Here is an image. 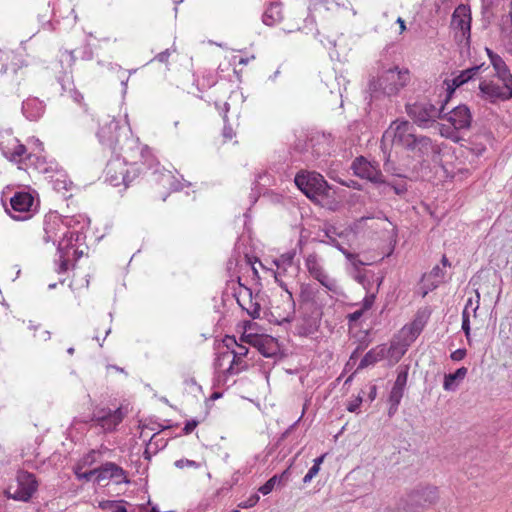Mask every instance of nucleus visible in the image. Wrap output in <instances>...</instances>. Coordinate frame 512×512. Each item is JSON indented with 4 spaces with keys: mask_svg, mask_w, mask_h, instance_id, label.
I'll return each instance as SVG.
<instances>
[{
    "mask_svg": "<svg viewBox=\"0 0 512 512\" xmlns=\"http://www.w3.org/2000/svg\"><path fill=\"white\" fill-rule=\"evenodd\" d=\"M410 80L407 69L399 70L397 66L391 67L382 72L377 79H372L368 84V91L372 99L380 95L395 96L403 89Z\"/></svg>",
    "mask_w": 512,
    "mask_h": 512,
    "instance_id": "obj_1",
    "label": "nucleus"
},
{
    "mask_svg": "<svg viewBox=\"0 0 512 512\" xmlns=\"http://www.w3.org/2000/svg\"><path fill=\"white\" fill-rule=\"evenodd\" d=\"M415 134V127L409 121L400 119L393 121L383 133L380 146L382 153L386 155L394 145L409 150Z\"/></svg>",
    "mask_w": 512,
    "mask_h": 512,
    "instance_id": "obj_2",
    "label": "nucleus"
},
{
    "mask_svg": "<svg viewBox=\"0 0 512 512\" xmlns=\"http://www.w3.org/2000/svg\"><path fill=\"white\" fill-rule=\"evenodd\" d=\"M116 157H119L125 165H130V168H139L137 165L141 162L143 165L147 164L149 168L152 167V159L150 151L147 146H141L138 138H134L131 134H126L117 151L113 152Z\"/></svg>",
    "mask_w": 512,
    "mask_h": 512,
    "instance_id": "obj_3",
    "label": "nucleus"
},
{
    "mask_svg": "<svg viewBox=\"0 0 512 512\" xmlns=\"http://www.w3.org/2000/svg\"><path fill=\"white\" fill-rule=\"evenodd\" d=\"M448 100V98L446 99ZM447 101L438 108L430 101L422 100L406 104V112L413 122L421 127L428 128L432 126L437 119H441L445 111Z\"/></svg>",
    "mask_w": 512,
    "mask_h": 512,
    "instance_id": "obj_4",
    "label": "nucleus"
},
{
    "mask_svg": "<svg viewBox=\"0 0 512 512\" xmlns=\"http://www.w3.org/2000/svg\"><path fill=\"white\" fill-rule=\"evenodd\" d=\"M126 134H131L128 125L126 123L121 124L115 117L110 116H106L101 120L97 131L99 142L112 152L117 151L120 140H122Z\"/></svg>",
    "mask_w": 512,
    "mask_h": 512,
    "instance_id": "obj_5",
    "label": "nucleus"
},
{
    "mask_svg": "<svg viewBox=\"0 0 512 512\" xmlns=\"http://www.w3.org/2000/svg\"><path fill=\"white\" fill-rule=\"evenodd\" d=\"M296 186L311 200L329 195L330 187L324 177L316 172H299L294 180Z\"/></svg>",
    "mask_w": 512,
    "mask_h": 512,
    "instance_id": "obj_6",
    "label": "nucleus"
},
{
    "mask_svg": "<svg viewBox=\"0 0 512 512\" xmlns=\"http://www.w3.org/2000/svg\"><path fill=\"white\" fill-rule=\"evenodd\" d=\"M23 66H27L19 56H13L9 70L0 75V91L6 96H21V85L24 80Z\"/></svg>",
    "mask_w": 512,
    "mask_h": 512,
    "instance_id": "obj_7",
    "label": "nucleus"
},
{
    "mask_svg": "<svg viewBox=\"0 0 512 512\" xmlns=\"http://www.w3.org/2000/svg\"><path fill=\"white\" fill-rule=\"evenodd\" d=\"M37 488L38 482L35 475L21 470L17 473L16 485H10L6 490V494L8 498L27 502L32 498Z\"/></svg>",
    "mask_w": 512,
    "mask_h": 512,
    "instance_id": "obj_8",
    "label": "nucleus"
},
{
    "mask_svg": "<svg viewBox=\"0 0 512 512\" xmlns=\"http://www.w3.org/2000/svg\"><path fill=\"white\" fill-rule=\"evenodd\" d=\"M141 172L140 168H128L119 157L109 160L106 166V180L114 187L123 184L128 187Z\"/></svg>",
    "mask_w": 512,
    "mask_h": 512,
    "instance_id": "obj_9",
    "label": "nucleus"
},
{
    "mask_svg": "<svg viewBox=\"0 0 512 512\" xmlns=\"http://www.w3.org/2000/svg\"><path fill=\"white\" fill-rule=\"evenodd\" d=\"M442 116L441 119L447 120L453 127V130L450 127L441 129V134L447 138L454 139L456 137L454 135L455 131L467 130L471 126L472 115L466 105H458L449 112L444 111Z\"/></svg>",
    "mask_w": 512,
    "mask_h": 512,
    "instance_id": "obj_10",
    "label": "nucleus"
},
{
    "mask_svg": "<svg viewBox=\"0 0 512 512\" xmlns=\"http://www.w3.org/2000/svg\"><path fill=\"white\" fill-rule=\"evenodd\" d=\"M127 415V410L118 407L114 410L107 407H96L93 410L91 421L104 432H113Z\"/></svg>",
    "mask_w": 512,
    "mask_h": 512,
    "instance_id": "obj_11",
    "label": "nucleus"
},
{
    "mask_svg": "<svg viewBox=\"0 0 512 512\" xmlns=\"http://www.w3.org/2000/svg\"><path fill=\"white\" fill-rule=\"evenodd\" d=\"M437 498L436 487L426 486L417 488L408 494L403 509L406 512H422L424 508L432 505Z\"/></svg>",
    "mask_w": 512,
    "mask_h": 512,
    "instance_id": "obj_12",
    "label": "nucleus"
},
{
    "mask_svg": "<svg viewBox=\"0 0 512 512\" xmlns=\"http://www.w3.org/2000/svg\"><path fill=\"white\" fill-rule=\"evenodd\" d=\"M305 266L309 274L322 286L334 294H341V287L337 280L326 273L316 253H311L305 258Z\"/></svg>",
    "mask_w": 512,
    "mask_h": 512,
    "instance_id": "obj_13",
    "label": "nucleus"
},
{
    "mask_svg": "<svg viewBox=\"0 0 512 512\" xmlns=\"http://www.w3.org/2000/svg\"><path fill=\"white\" fill-rule=\"evenodd\" d=\"M451 27L456 32L459 41L465 40L468 44L471 36V10L468 5H458L451 16Z\"/></svg>",
    "mask_w": 512,
    "mask_h": 512,
    "instance_id": "obj_14",
    "label": "nucleus"
},
{
    "mask_svg": "<svg viewBox=\"0 0 512 512\" xmlns=\"http://www.w3.org/2000/svg\"><path fill=\"white\" fill-rule=\"evenodd\" d=\"M0 151L9 161L21 162L26 154V147L20 144L11 129L0 131Z\"/></svg>",
    "mask_w": 512,
    "mask_h": 512,
    "instance_id": "obj_15",
    "label": "nucleus"
},
{
    "mask_svg": "<svg viewBox=\"0 0 512 512\" xmlns=\"http://www.w3.org/2000/svg\"><path fill=\"white\" fill-rule=\"evenodd\" d=\"M416 157L420 158L423 162L431 159L435 161L439 158L441 149L430 137L425 135L415 134L411 147L409 148Z\"/></svg>",
    "mask_w": 512,
    "mask_h": 512,
    "instance_id": "obj_16",
    "label": "nucleus"
},
{
    "mask_svg": "<svg viewBox=\"0 0 512 512\" xmlns=\"http://www.w3.org/2000/svg\"><path fill=\"white\" fill-rule=\"evenodd\" d=\"M354 174L373 183H382L383 175L377 164L367 161L364 157H357L351 166Z\"/></svg>",
    "mask_w": 512,
    "mask_h": 512,
    "instance_id": "obj_17",
    "label": "nucleus"
},
{
    "mask_svg": "<svg viewBox=\"0 0 512 512\" xmlns=\"http://www.w3.org/2000/svg\"><path fill=\"white\" fill-rule=\"evenodd\" d=\"M479 89L491 102L512 98V84L502 83L499 85L494 82L483 81L480 83Z\"/></svg>",
    "mask_w": 512,
    "mask_h": 512,
    "instance_id": "obj_18",
    "label": "nucleus"
},
{
    "mask_svg": "<svg viewBox=\"0 0 512 512\" xmlns=\"http://www.w3.org/2000/svg\"><path fill=\"white\" fill-rule=\"evenodd\" d=\"M235 345H236V349H234L232 351L233 359L230 363V366L225 371V373L230 374V375L239 373L240 371L246 369V367H247L246 364L242 363V358L246 357L248 355L249 349L244 345L237 344L236 342H235ZM230 354H231V352H229V351L221 353L217 360V365H221L220 361H222L224 359H228L230 357Z\"/></svg>",
    "mask_w": 512,
    "mask_h": 512,
    "instance_id": "obj_19",
    "label": "nucleus"
},
{
    "mask_svg": "<svg viewBox=\"0 0 512 512\" xmlns=\"http://www.w3.org/2000/svg\"><path fill=\"white\" fill-rule=\"evenodd\" d=\"M98 476L96 482L100 484L103 480L111 479L116 484L128 483L126 472L113 462H106L97 468Z\"/></svg>",
    "mask_w": 512,
    "mask_h": 512,
    "instance_id": "obj_20",
    "label": "nucleus"
},
{
    "mask_svg": "<svg viewBox=\"0 0 512 512\" xmlns=\"http://www.w3.org/2000/svg\"><path fill=\"white\" fill-rule=\"evenodd\" d=\"M62 228V218L56 213L47 214L44 218L43 222V230L44 236L43 240L48 242H53L55 244L59 241L58 232Z\"/></svg>",
    "mask_w": 512,
    "mask_h": 512,
    "instance_id": "obj_21",
    "label": "nucleus"
},
{
    "mask_svg": "<svg viewBox=\"0 0 512 512\" xmlns=\"http://www.w3.org/2000/svg\"><path fill=\"white\" fill-rule=\"evenodd\" d=\"M486 51L489 56L490 62L496 72V75L498 79L501 81V83L512 84V75L502 57L494 53L489 48H486Z\"/></svg>",
    "mask_w": 512,
    "mask_h": 512,
    "instance_id": "obj_22",
    "label": "nucleus"
},
{
    "mask_svg": "<svg viewBox=\"0 0 512 512\" xmlns=\"http://www.w3.org/2000/svg\"><path fill=\"white\" fill-rule=\"evenodd\" d=\"M45 112V104L36 97H29L22 103V113L30 121H36Z\"/></svg>",
    "mask_w": 512,
    "mask_h": 512,
    "instance_id": "obj_23",
    "label": "nucleus"
},
{
    "mask_svg": "<svg viewBox=\"0 0 512 512\" xmlns=\"http://www.w3.org/2000/svg\"><path fill=\"white\" fill-rule=\"evenodd\" d=\"M34 203L33 196L28 192H16L10 199L11 210L18 213H28Z\"/></svg>",
    "mask_w": 512,
    "mask_h": 512,
    "instance_id": "obj_24",
    "label": "nucleus"
},
{
    "mask_svg": "<svg viewBox=\"0 0 512 512\" xmlns=\"http://www.w3.org/2000/svg\"><path fill=\"white\" fill-rule=\"evenodd\" d=\"M375 301V294L370 293L367 294L362 302L360 304H355V306H359V309L355 310L352 313H349L347 315L348 324L354 325L363 315L366 311L370 310L374 304Z\"/></svg>",
    "mask_w": 512,
    "mask_h": 512,
    "instance_id": "obj_25",
    "label": "nucleus"
},
{
    "mask_svg": "<svg viewBox=\"0 0 512 512\" xmlns=\"http://www.w3.org/2000/svg\"><path fill=\"white\" fill-rule=\"evenodd\" d=\"M283 19L282 6L279 2H271L263 13L262 21L267 26H273Z\"/></svg>",
    "mask_w": 512,
    "mask_h": 512,
    "instance_id": "obj_26",
    "label": "nucleus"
},
{
    "mask_svg": "<svg viewBox=\"0 0 512 512\" xmlns=\"http://www.w3.org/2000/svg\"><path fill=\"white\" fill-rule=\"evenodd\" d=\"M468 369L466 367H460L455 372L445 374L443 388L446 391H455L461 382L467 375Z\"/></svg>",
    "mask_w": 512,
    "mask_h": 512,
    "instance_id": "obj_27",
    "label": "nucleus"
},
{
    "mask_svg": "<svg viewBox=\"0 0 512 512\" xmlns=\"http://www.w3.org/2000/svg\"><path fill=\"white\" fill-rule=\"evenodd\" d=\"M386 353V348L382 346H377L371 350H369L364 357L361 359L357 370L364 369L370 365H373L384 358Z\"/></svg>",
    "mask_w": 512,
    "mask_h": 512,
    "instance_id": "obj_28",
    "label": "nucleus"
},
{
    "mask_svg": "<svg viewBox=\"0 0 512 512\" xmlns=\"http://www.w3.org/2000/svg\"><path fill=\"white\" fill-rule=\"evenodd\" d=\"M482 66L483 65H475L473 67L461 71L459 75L455 76L452 79V91L455 88L460 87L463 84L467 83L469 80L473 79L478 74Z\"/></svg>",
    "mask_w": 512,
    "mask_h": 512,
    "instance_id": "obj_29",
    "label": "nucleus"
},
{
    "mask_svg": "<svg viewBox=\"0 0 512 512\" xmlns=\"http://www.w3.org/2000/svg\"><path fill=\"white\" fill-rule=\"evenodd\" d=\"M84 239V234L80 230H67L63 233L62 238L58 241V251L62 252L63 248L72 246L73 242H79Z\"/></svg>",
    "mask_w": 512,
    "mask_h": 512,
    "instance_id": "obj_30",
    "label": "nucleus"
},
{
    "mask_svg": "<svg viewBox=\"0 0 512 512\" xmlns=\"http://www.w3.org/2000/svg\"><path fill=\"white\" fill-rule=\"evenodd\" d=\"M63 95H66L67 97L73 99L75 102L80 103L83 99V96L80 92H78L74 86L73 81L71 80V77L66 76L60 81Z\"/></svg>",
    "mask_w": 512,
    "mask_h": 512,
    "instance_id": "obj_31",
    "label": "nucleus"
},
{
    "mask_svg": "<svg viewBox=\"0 0 512 512\" xmlns=\"http://www.w3.org/2000/svg\"><path fill=\"white\" fill-rule=\"evenodd\" d=\"M158 434H154L146 445L144 456L146 459H150L151 453H156L159 449H163L167 445V441L164 438H157Z\"/></svg>",
    "mask_w": 512,
    "mask_h": 512,
    "instance_id": "obj_32",
    "label": "nucleus"
},
{
    "mask_svg": "<svg viewBox=\"0 0 512 512\" xmlns=\"http://www.w3.org/2000/svg\"><path fill=\"white\" fill-rule=\"evenodd\" d=\"M501 31L503 33L510 34V40L508 42V52L512 55V0L509 2V12L507 15L502 16L501 20Z\"/></svg>",
    "mask_w": 512,
    "mask_h": 512,
    "instance_id": "obj_33",
    "label": "nucleus"
},
{
    "mask_svg": "<svg viewBox=\"0 0 512 512\" xmlns=\"http://www.w3.org/2000/svg\"><path fill=\"white\" fill-rule=\"evenodd\" d=\"M403 395H404L403 391L395 389V388L391 389L389 398H388V403H389L388 416H389V418L393 417L396 414V412L398 410V406L401 402Z\"/></svg>",
    "mask_w": 512,
    "mask_h": 512,
    "instance_id": "obj_34",
    "label": "nucleus"
},
{
    "mask_svg": "<svg viewBox=\"0 0 512 512\" xmlns=\"http://www.w3.org/2000/svg\"><path fill=\"white\" fill-rule=\"evenodd\" d=\"M247 291L249 295L248 305L242 304L239 299H237V302L242 307V309L248 313L250 317H252L253 319H257L260 317V304L258 302L253 301L252 291L250 289H247Z\"/></svg>",
    "mask_w": 512,
    "mask_h": 512,
    "instance_id": "obj_35",
    "label": "nucleus"
},
{
    "mask_svg": "<svg viewBox=\"0 0 512 512\" xmlns=\"http://www.w3.org/2000/svg\"><path fill=\"white\" fill-rule=\"evenodd\" d=\"M295 255L296 252L294 250H291L276 258L274 260V264L276 265L277 270L280 272V270L285 271L287 267H292Z\"/></svg>",
    "mask_w": 512,
    "mask_h": 512,
    "instance_id": "obj_36",
    "label": "nucleus"
},
{
    "mask_svg": "<svg viewBox=\"0 0 512 512\" xmlns=\"http://www.w3.org/2000/svg\"><path fill=\"white\" fill-rule=\"evenodd\" d=\"M408 370H409V368L406 365H400L397 368V378H396L392 388H395V389H398V390H401L404 392L406 384H407V380H408Z\"/></svg>",
    "mask_w": 512,
    "mask_h": 512,
    "instance_id": "obj_37",
    "label": "nucleus"
},
{
    "mask_svg": "<svg viewBox=\"0 0 512 512\" xmlns=\"http://www.w3.org/2000/svg\"><path fill=\"white\" fill-rule=\"evenodd\" d=\"M126 502L123 500H107L100 503V507L103 510H108L110 512H128L125 504Z\"/></svg>",
    "mask_w": 512,
    "mask_h": 512,
    "instance_id": "obj_38",
    "label": "nucleus"
},
{
    "mask_svg": "<svg viewBox=\"0 0 512 512\" xmlns=\"http://www.w3.org/2000/svg\"><path fill=\"white\" fill-rule=\"evenodd\" d=\"M384 159V170L389 172L395 176L403 177L404 175L400 172V169L396 167L395 163L391 160V151L388 150V153L383 154Z\"/></svg>",
    "mask_w": 512,
    "mask_h": 512,
    "instance_id": "obj_39",
    "label": "nucleus"
},
{
    "mask_svg": "<svg viewBox=\"0 0 512 512\" xmlns=\"http://www.w3.org/2000/svg\"><path fill=\"white\" fill-rule=\"evenodd\" d=\"M155 181L163 186L169 185L173 190H178V186L175 185V179L170 171L161 172L159 177L155 178Z\"/></svg>",
    "mask_w": 512,
    "mask_h": 512,
    "instance_id": "obj_40",
    "label": "nucleus"
},
{
    "mask_svg": "<svg viewBox=\"0 0 512 512\" xmlns=\"http://www.w3.org/2000/svg\"><path fill=\"white\" fill-rule=\"evenodd\" d=\"M318 241L320 243H324V244H328V245H331L335 248H337L339 251H341L343 254L347 251V249L345 248V246L343 245V243H341L338 238L339 237H331L330 235L328 236H322L319 234L318 235Z\"/></svg>",
    "mask_w": 512,
    "mask_h": 512,
    "instance_id": "obj_41",
    "label": "nucleus"
},
{
    "mask_svg": "<svg viewBox=\"0 0 512 512\" xmlns=\"http://www.w3.org/2000/svg\"><path fill=\"white\" fill-rule=\"evenodd\" d=\"M344 255L349 262L348 271L354 270V269H360L365 265V263L362 260H360L358 254L351 253L347 250L344 253Z\"/></svg>",
    "mask_w": 512,
    "mask_h": 512,
    "instance_id": "obj_42",
    "label": "nucleus"
},
{
    "mask_svg": "<svg viewBox=\"0 0 512 512\" xmlns=\"http://www.w3.org/2000/svg\"><path fill=\"white\" fill-rule=\"evenodd\" d=\"M349 275L356 280L358 283H360L365 289H367V284L369 283L367 279V273L362 268L360 269H354L349 270Z\"/></svg>",
    "mask_w": 512,
    "mask_h": 512,
    "instance_id": "obj_43",
    "label": "nucleus"
},
{
    "mask_svg": "<svg viewBox=\"0 0 512 512\" xmlns=\"http://www.w3.org/2000/svg\"><path fill=\"white\" fill-rule=\"evenodd\" d=\"M13 56L17 55L0 50V75L9 70L11 59Z\"/></svg>",
    "mask_w": 512,
    "mask_h": 512,
    "instance_id": "obj_44",
    "label": "nucleus"
},
{
    "mask_svg": "<svg viewBox=\"0 0 512 512\" xmlns=\"http://www.w3.org/2000/svg\"><path fill=\"white\" fill-rule=\"evenodd\" d=\"M276 485H280V483L278 482V477H275V476H272L267 482H265L260 488H259V492L262 494V495H268L269 493L272 492V490L274 489V487Z\"/></svg>",
    "mask_w": 512,
    "mask_h": 512,
    "instance_id": "obj_45",
    "label": "nucleus"
},
{
    "mask_svg": "<svg viewBox=\"0 0 512 512\" xmlns=\"http://www.w3.org/2000/svg\"><path fill=\"white\" fill-rule=\"evenodd\" d=\"M462 330L468 342L470 343V314L469 311H467V309H464L462 312Z\"/></svg>",
    "mask_w": 512,
    "mask_h": 512,
    "instance_id": "obj_46",
    "label": "nucleus"
},
{
    "mask_svg": "<svg viewBox=\"0 0 512 512\" xmlns=\"http://www.w3.org/2000/svg\"><path fill=\"white\" fill-rule=\"evenodd\" d=\"M430 277L434 278V281L432 282V284L434 286H437L439 283H441L444 280L445 272L440 266L436 265L431 270Z\"/></svg>",
    "mask_w": 512,
    "mask_h": 512,
    "instance_id": "obj_47",
    "label": "nucleus"
},
{
    "mask_svg": "<svg viewBox=\"0 0 512 512\" xmlns=\"http://www.w3.org/2000/svg\"><path fill=\"white\" fill-rule=\"evenodd\" d=\"M174 465L179 468V469H183L185 467H189V468H199L200 467V463L194 461V460H189V459H179V460H176Z\"/></svg>",
    "mask_w": 512,
    "mask_h": 512,
    "instance_id": "obj_48",
    "label": "nucleus"
},
{
    "mask_svg": "<svg viewBox=\"0 0 512 512\" xmlns=\"http://www.w3.org/2000/svg\"><path fill=\"white\" fill-rule=\"evenodd\" d=\"M111 69L112 70H116L118 73L121 74V75H118V78L121 81V85L123 86V92L125 93L126 89H127V84H128V81H129V75L125 76V71L120 66H118V65H114V66L112 65Z\"/></svg>",
    "mask_w": 512,
    "mask_h": 512,
    "instance_id": "obj_49",
    "label": "nucleus"
},
{
    "mask_svg": "<svg viewBox=\"0 0 512 512\" xmlns=\"http://www.w3.org/2000/svg\"><path fill=\"white\" fill-rule=\"evenodd\" d=\"M259 501V496L254 494L252 496H250L247 500L245 501H242L239 503V507L240 508H251V507H254Z\"/></svg>",
    "mask_w": 512,
    "mask_h": 512,
    "instance_id": "obj_50",
    "label": "nucleus"
},
{
    "mask_svg": "<svg viewBox=\"0 0 512 512\" xmlns=\"http://www.w3.org/2000/svg\"><path fill=\"white\" fill-rule=\"evenodd\" d=\"M390 186L393 189V191L395 192V194H397V195H403L407 192V186H406V183H404V182L392 183V184H390Z\"/></svg>",
    "mask_w": 512,
    "mask_h": 512,
    "instance_id": "obj_51",
    "label": "nucleus"
},
{
    "mask_svg": "<svg viewBox=\"0 0 512 512\" xmlns=\"http://www.w3.org/2000/svg\"><path fill=\"white\" fill-rule=\"evenodd\" d=\"M66 61L68 63V65H72L75 61V57L73 55V51H64L62 54H61V62H64Z\"/></svg>",
    "mask_w": 512,
    "mask_h": 512,
    "instance_id": "obj_52",
    "label": "nucleus"
},
{
    "mask_svg": "<svg viewBox=\"0 0 512 512\" xmlns=\"http://www.w3.org/2000/svg\"><path fill=\"white\" fill-rule=\"evenodd\" d=\"M76 223H79V221L75 217H65L62 219V227H66L68 230L70 228H74Z\"/></svg>",
    "mask_w": 512,
    "mask_h": 512,
    "instance_id": "obj_53",
    "label": "nucleus"
},
{
    "mask_svg": "<svg viewBox=\"0 0 512 512\" xmlns=\"http://www.w3.org/2000/svg\"><path fill=\"white\" fill-rule=\"evenodd\" d=\"M59 253H60V265L57 268V272L64 273L68 269V261H67V259H65V255L63 254V252H59Z\"/></svg>",
    "mask_w": 512,
    "mask_h": 512,
    "instance_id": "obj_54",
    "label": "nucleus"
},
{
    "mask_svg": "<svg viewBox=\"0 0 512 512\" xmlns=\"http://www.w3.org/2000/svg\"><path fill=\"white\" fill-rule=\"evenodd\" d=\"M466 356V350L465 349H457L454 352L451 353L450 358L453 361H460Z\"/></svg>",
    "mask_w": 512,
    "mask_h": 512,
    "instance_id": "obj_55",
    "label": "nucleus"
},
{
    "mask_svg": "<svg viewBox=\"0 0 512 512\" xmlns=\"http://www.w3.org/2000/svg\"><path fill=\"white\" fill-rule=\"evenodd\" d=\"M198 423L199 422L197 420L187 421L183 428V432L185 434H190L197 427Z\"/></svg>",
    "mask_w": 512,
    "mask_h": 512,
    "instance_id": "obj_56",
    "label": "nucleus"
},
{
    "mask_svg": "<svg viewBox=\"0 0 512 512\" xmlns=\"http://www.w3.org/2000/svg\"><path fill=\"white\" fill-rule=\"evenodd\" d=\"M98 476V471H97V468L95 469H92L90 471H86L84 472L83 474H78V478H84L86 480H91L93 477H95V479L97 478Z\"/></svg>",
    "mask_w": 512,
    "mask_h": 512,
    "instance_id": "obj_57",
    "label": "nucleus"
},
{
    "mask_svg": "<svg viewBox=\"0 0 512 512\" xmlns=\"http://www.w3.org/2000/svg\"><path fill=\"white\" fill-rule=\"evenodd\" d=\"M280 275V272L278 271L277 274L275 275V280L276 282L279 283V285L286 291L287 295H288V298L292 301V305L294 306V301H293V297H292V292L288 290L287 288V285L281 281L278 276Z\"/></svg>",
    "mask_w": 512,
    "mask_h": 512,
    "instance_id": "obj_58",
    "label": "nucleus"
},
{
    "mask_svg": "<svg viewBox=\"0 0 512 512\" xmlns=\"http://www.w3.org/2000/svg\"><path fill=\"white\" fill-rule=\"evenodd\" d=\"M280 275V272L278 271L277 274L275 275V280L276 282L279 283V285L286 291L287 295H288V298L292 301V305L294 306V301H293V297H292V292L288 290L287 288V285L281 281L278 276Z\"/></svg>",
    "mask_w": 512,
    "mask_h": 512,
    "instance_id": "obj_59",
    "label": "nucleus"
},
{
    "mask_svg": "<svg viewBox=\"0 0 512 512\" xmlns=\"http://www.w3.org/2000/svg\"><path fill=\"white\" fill-rule=\"evenodd\" d=\"M328 235H330L331 237H333V236L341 237V234L337 233L336 228L334 226H331V225L326 227L323 230V236H328Z\"/></svg>",
    "mask_w": 512,
    "mask_h": 512,
    "instance_id": "obj_60",
    "label": "nucleus"
},
{
    "mask_svg": "<svg viewBox=\"0 0 512 512\" xmlns=\"http://www.w3.org/2000/svg\"><path fill=\"white\" fill-rule=\"evenodd\" d=\"M168 57H169V51H168V50H165V51H163V52L159 53V54L155 57V59H156L157 61L161 62V63H165V62H167Z\"/></svg>",
    "mask_w": 512,
    "mask_h": 512,
    "instance_id": "obj_61",
    "label": "nucleus"
},
{
    "mask_svg": "<svg viewBox=\"0 0 512 512\" xmlns=\"http://www.w3.org/2000/svg\"><path fill=\"white\" fill-rule=\"evenodd\" d=\"M289 475H290L289 470L286 469L281 474L274 475V476L278 477V482L281 484V483L286 482L288 480Z\"/></svg>",
    "mask_w": 512,
    "mask_h": 512,
    "instance_id": "obj_62",
    "label": "nucleus"
},
{
    "mask_svg": "<svg viewBox=\"0 0 512 512\" xmlns=\"http://www.w3.org/2000/svg\"><path fill=\"white\" fill-rule=\"evenodd\" d=\"M289 475H290L289 470L286 469L281 474L274 475V476L278 477V482L281 484V483L286 482L288 480Z\"/></svg>",
    "mask_w": 512,
    "mask_h": 512,
    "instance_id": "obj_63",
    "label": "nucleus"
},
{
    "mask_svg": "<svg viewBox=\"0 0 512 512\" xmlns=\"http://www.w3.org/2000/svg\"><path fill=\"white\" fill-rule=\"evenodd\" d=\"M54 188H55L56 190H58V191H60L61 189H65V190H66V189H67V184H66V182H65V181H60V180H58V179H57V180L54 182Z\"/></svg>",
    "mask_w": 512,
    "mask_h": 512,
    "instance_id": "obj_64",
    "label": "nucleus"
}]
</instances>
